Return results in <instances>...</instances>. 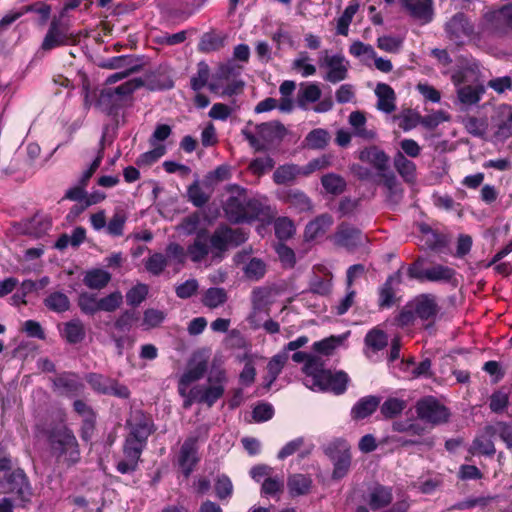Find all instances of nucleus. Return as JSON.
Wrapping results in <instances>:
<instances>
[{"instance_id": "1", "label": "nucleus", "mask_w": 512, "mask_h": 512, "mask_svg": "<svg viewBox=\"0 0 512 512\" xmlns=\"http://www.w3.org/2000/svg\"><path fill=\"white\" fill-rule=\"evenodd\" d=\"M292 360L297 363L305 362L303 367L304 385L319 392H332L336 395L343 394L349 382V376L344 371L332 372L324 369V363L318 356L305 352H295Z\"/></svg>"}, {"instance_id": "2", "label": "nucleus", "mask_w": 512, "mask_h": 512, "mask_svg": "<svg viewBox=\"0 0 512 512\" xmlns=\"http://www.w3.org/2000/svg\"><path fill=\"white\" fill-rule=\"evenodd\" d=\"M2 493L9 495L2 499V512H12L13 503L22 505L31 500L33 492L28 477L22 469L4 475Z\"/></svg>"}, {"instance_id": "3", "label": "nucleus", "mask_w": 512, "mask_h": 512, "mask_svg": "<svg viewBox=\"0 0 512 512\" xmlns=\"http://www.w3.org/2000/svg\"><path fill=\"white\" fill-rule=\"evenodd\" d=\"M51 453L59 465L70 467L80 460L78 441L67 428L58 429L50 435Z\"/></svg>"}, {"instance_id": "4", "label": "nucleus", "mask_w": 512, "mask_h": 512, "mask_svg": "<svg viewBox=\"0 0 512 512\" xmlns=\"http://www.w3.org/2000/svg\"><path fill=\"white\" fill-rule=\"evenodd\" d=\"M227 376L221 368L211 369L208 375V385L195 386L194 393H198V403L212 407L224 394Z\"/></svg>"}, {"instance_id": "5", "label": "nucleus", "mask_w": 512, "mask_h": 512, "mask_svg": "<svg viewBox=\"0 0 512 512\" xmlns=\"http://www.w3.org/2000/svg\"><path fill=\"white\" fill-rule=\"evenodd\" d=\"M285 128L278 122H266L256 126V134L243 130L242 134L251 147L257 151L265 150L268 144L279 140L284 134Z\"/></svg>"}, {"instance_id": "6", "label": "nucleus", "mask_w": 512, "mask_h": 512, "mask_svg": "<svg viewBox=\"0 0 512 512\" xmlns=\"http://www.w3.org/2000/svg\"><path fill=\"white\" fill-rule=\"evenodd\" d=\"M447 38L455 45H464L475 36V27L462 12L453 15L444 26Z\"/></svg>"}, {"instance_id": "7", "label": "nucleus", "mask_w": 512, "mask_h": 512, "mask_svg": "<svg viewBox=\"0 0 512 512\" xmlns=\"http://www.w3.org/2000/svg\"><path fill=\"white\" fill-rule=\"evenodd\" d=\"M231 196L225 201L224 212L229 221L240 223L249 221L251 217L248 214L247 207L250 202L247 201L245 189L233 185L228 187Z\"/></svg>"}, {"instance_id": "8", "label": "nucleus", "mask_w": 512, "mask_h": 512, "mask_svg": "<svg viewBox=\"0 0 512 512\" xmlns=\"http://www.w3.org/2000/svg\"><path fill=\"white\" fill-rule=\"evenodd\" d=\"M319 66L327 69L324 79L331 83H338L347 78L349 62L341 53L331 54L324 50L319 56Z\"/></svg>"}, {"instance_id": "9", "label": "nucleus", "mask_w": 512, "mask_h": 512, "mask_svg": "<svg viewBox=\"0 0 512 512\" xmlns=\"http://www.w3.org/2000/svg\"><path fill=\"white\" fill-rule=\"evenodd\" d=\"M327 455L334 461L333 479H341L347 475L351 465V454L346 441L338 439L326 448Z\"/></svg>"}, {"instance_id": "10", "label": "nucleus", "mask_w": 512, "mask_h": 512, "mask_svg": "<svg viewBox=\"0 0 512 512\" xmlns=\"http://www.w3.org/2000/svg\"><path fill=\"white\" fill-rule=\"evenodd\" d=\"M85 379L97 393L114 395L119 398H128L130 395V391L125 385L119 384L115 379L102 374L89 373Z\"/></svg>"}, {"instance_id": "11", "label": "nucleus", "mask_w": 512, "mask_h": 512, "mask_svg": "<svg viewBox=\"0 0 512 512\" xmlns=\"http://www.w3.org/2000/svg\"><path fill=\"white\" fill-rule=\"evenodd\" d=\"M246 233L242 229H232L227 226L218 227L211 237H209V245L217 252L225 251L228 246H237L245 242Z\"/></svg>"}, {"instance_id": "12", "label": "nucleus", "mask_w": 512, "mask_h": 512, "mask_svg": "<svg viewBox=\"0 0 512 512\" xmlns=\"http://www.w3.org/2000/svg\"><path fill=\"white\" fill-rule=\"evenodd\" d=\"M416 412L420 419L432 424L444 423L449 417L447 408L433 397H426L418 401Z\"/></svg>"}, {"instance_id": "13", "label": "nucleus", "mask_w": 512, "mask_h": 512, "mask_svg": "<svg viewBox=\"0 0 512 512\" xmlns=\"http://www.w3.org/2000/svg\"><path fill=\"white\" fill-rule=\"evenodd\" d=\"M51 220L45 215L36 214L32 218L14 223L12 232L16 235H28L34 238H40L51 228Z\"/></svg>"}, {"instance_id": "14", "label": "nucleus", "mask_w": 512, "mask_h": 512, "mask_svg": "<svg viewBox=\"0 0 512 512\" xmlns=\"http://www.w3.org/2000/svg\"><path fill=\"white\" fill-rule=\"evenodd\" d=\"M70 28L67 23L62 22L60 19L54 18L49 26V29L43 39L41 48L45 51L66 45L70 40Z\"/></svg>"}, {"instance_id": "15", "label": "nucleus", "mask_w": 512, "mask_h": 512, "mask_svg": "<svg viewBox=\"0 0 512 512\" xmlns=\"http://www.w3.org/2000/svg\"><path fill=\"white\" fill-rule=\"evenodd\" d=\"M127 424L130 427L127 438L146 445L148 437L153 432L152 421L142 412L136 411L131 415Z\"/></svg>"}, {"instance_id": "16", "label": "nucleus", "mask_w": 512, "mask_h": 512, "mask_svg": "<svg viewBox=\"0 0 512 512\" xmlns=\"http://www.w3.org/2000/svg\"><path fill=\"white\" fill-rule=\"evenodd\" d=\"M198 437L189 436L182 444L178 456V465L182 469L184 475L188 477L198 463Z\"/></svg>"}, {"instance_id": "17", "label": "nucleus", "mask_w": 512, "mask_h": 512, "mask_svg": "<svg viewBox=\"0 0 512 512\" xmlns=\"http://www.w3.org/2000/svg\"><path fill=\"white\" fill-rule=\"evenodd\" d=\"M364 241V236L357 228L341 224L334 234V242L337 246L343 247L349 251L354 250Z\"/></svg>"}, {"instance_id": "18", "label": "nucleus", "mask_w": 512, "mask_h": 512, "mask_svg": "<svg viewBox=\"0 0 512 512\" xmlns=\"http://www.w3.org/2000/svg\"><path fill=\"white\" fill-rule=\"evenodd\" d=\"M333 222V217L328 213L318 215L309 221L304 230L305 241H314L323 237L333 225Z\"/></svg>"}, {"instance_id": "19", "label": "nucleus", "mask_w": 512, "mask_h": 512, "mask_svg": "<svg viewBox=\"0 0 512 512\" xmlns=\"http://www.w3.org/2000/svg\"><path fill=\"white\" fill-rule=\"evenodd\" d=\"M402 6L409 12L410 16L426 24L432 20V0H402Z\"/></svg>"}, {"instance_id": "20", "label": "nucleus", "mask_w": 512, "mask_h": 512, "mask_svg": "<svg viewBox=\"0 0 512 512\" xmlns=\"http://www.w3.org/2000/svg\"><path fill=\"white\" fill-rule=\"evenodd\" d=\"M55 388L64 395L76 396L84 389L80 377L75 373H63L54 379Z\"/></svg>"}, {"instance_id": "21", "label": "nucleus", "mask_w": 512, "mask_h": 512, "mask_svg": "<svg viewBox=\"0 0 512 512\" xmlns=\"http://www.w3.org/2000/svg\"><path fill=\"white\" fill-rule=\"evenodd\" d=\"M209 233L206 229H201L192 244L187 248V254L193 262H201L209 254Z\"/></svg>"}, {"instance_id": "22", "label": "nucleus", "mask_w": 512, "mask_h": 512, "mask_svg": "<svg viewBox=\"0 0 512 512\" xmlns=\"http://www.w3.org/2000/svg\"><path fill=\"white\" fill-rule=\"evenodd\" d=\"M484 20L494 31L501 29L503 26L512 27V4L504 6L500 10L486 13Z\"/></svg>"}, {"instance_id": "23", "label": "nucleus", "mask_w": 512, "mask_h": 512, "mask_svg": "<svg viewBox=\"0 0 512 512\" xmlns=\"http://www.w3.org/2000/svg\"><path fill=\"white\" fill-rule=\"evenodd\" d=\"M401 283V272L397 271L390 275L379 290V307L390 308L395 302V291L393 286Z\"/></svg>"}, {"instance_id": "24", "label": "nucleus", "mask_w": 512, "mask_h": 512, "mask_svg": "<svg viewBox=\"0 0 512 512\" xmlns=\"http://www.w3.org/2000/svg\"><path fill=\"white\" fill-rule=\"evenodd\" d=\"M375 94L378 98L377 108L385 112L387 114L393 112L396 108L395 105V92L394 90L386 83H379L376 86Z\"/></svg>"}, {"instance_id": "25", "label": "nucleus", "mask_w": 512, "mask_h": 512, "mask_svg": "<svg viewBox=\"0 0 512 512\" xmlns=\"http://www.w3.org/2000/svg\"><path fill=\"white\" fill-rule=\"evenodd\" d=\"M321 94L317 83H301L296 98L297 105L302 109H307L310 103L319 101Z\"/></svg>"}, {"instance_id": "26", "label": "nucleus", "mask_w": 512, "mask_h": 512, "mask_svg": "<svg viewBox=\"0 0 512 512\" xmlns=\"http://www.w3.org/2000/svg\"><path fill=\"white\" fill-rule=\"evenodd\" d=\"M415 314L422 320L433 319L438 313V306L434 297L421 295L414 302Z\"/></svg>"}, {"instance_id": "27", "label": "nucleus", "mask_w": 512, "mask_h": 512, "mask_svg": "<svg viewBox=\"0 0 512 512\" xmlns=\"http://www.w3.org/2000/svg\"><path fill=\"white\" fill-rule=\"evenodd\" d=\"M359 159L369 163L378 171H384L388 164V157L381 149L371 146L360 151Z\"/></svg>"}, {"instance_id": "28", "label": "nucleus", "mask_w": 512, "mask_h": 512, "mask_svg": "<svg viewBox=\"0 0 512 512\" xmlns=\"http://www.w3.org/2000/svg\"><path fill=\"white\" fill-rule=\"evenodd\" d=\"M282 200L299 212H309L313 209L311 199L304 192L297 189H291L285 192L282 196Z\"/></svg>"}, {"instance_id": "29", "label": "nucleus", "mask_w": 512, "mask_h": 512, "mask_svg": "<svg viewBox=\"0 0 512 512\" xmlns=\"http://www.w3.org/2000/svg\"><path fill=\"white\" fill-rule=\"evenodd\" d=\"M493 434V426L487 427L484 434L477 436L473 440V443L469 448V452L473 455H493L495 453L494 443L491 440V436Z\"/></svg>"}, {"instance_id": "30", "label": "nucleus", "mask_w": 512, "mask_h": 512, "mask_svg": "<svg viewBox=\"0 0 512 512\" xmlns=\"http://www.w3.org/2000/svg\"><path fill=\"white\" fill-rule=\"evenodd\" d=\"M392 501V490L391 488L375 485L371 488L367 502L372 510H379Z\"/></svg>"}, {"instance_id": "31", "label": "nucleus", "mask_w": 512, "mask_h": 512, "mask_svg": "<svg viewBox=\"0 0 512 512\" xmlns=\"http://www.w3.org/2000/svg\"><path fill=\"white\" fill-rule=\"evenodd\" d=\"M111 281V274L100 268H93L86 271L83 283L86 287L93 290H101L105 288Z\"/></svg>"}, {"instance_id": "32", "label": "nucleus", "mask_w": 512, "mask_h": 512, "mask_svg": "<svg viewBox=\"0 0 512 512\" xmlns=\"http://www.w3.org/2000/svg\"><path fill=\"white\" fill-rule=\"evenodd\" d=\"M379 404L380 398L376 396L363 397L352 408V416L355 419H364L370 416Z\"/></svg>"}, {"instance_id": "33", "label": "nucleus", "mask_w": 512, "mask_h": 512, "mask_svg": "<svg viewBox=\"0 0 512 512\" xmlns=\"http://www.w3.org/2000/svg\"><path fill=\"white\" fill-rule=\"evenodd\" d=\"M61 336L70 344L81 342L85 338L83 323L78 319L65 323L61 330Z\"/></svg>"}, {"instance_id": "34", "label": "nucleus", "mask_w": 512, "mask_h": 512, "mask_svg": "<svg viewBox=\"0 0 512 512\" xmlns=\"http://www.w3.org/2000/svg\"><path fill=\"white\" fill-rule=\"evenodd\" d=\"M394 167L400 176L407 182H413L416 178V165L407 159L402 152L394 156Z\"/></svg>"}, {"instance_id": "35", "label": "nucleus", "mask_w": 512, "mask_h": 512, "mask_svg": "<svg viewBox=\"0 0 512 512\" xmlns=\"http://www.w3.org/2000/svg\"><path fill=\"white\" fill-rule=\"evenodd\" d=\"M207 370L205 362H199L195 366L189 368L179 380V393L185 395V391L192 382L201 379Z\"/></svg>"}, {"instance_id": "36", "label": "nucleus", "mask_w": 512, "mask_h": 512, "mask_svg": "<svg viewBox=\"0 0 512 512\" xmlns=\"http://www.w3.org/2000/svg\"><path fill=\"white\" fill-rule=\"evenodd\" d=\"M349 124L353 128L354 135L371 140L375 137V132L366 128V117L360 111H354L349 115Z\"/></svg>"}, {"instance_id": "37", "label": "nucleus", "mask_w": 512, "mask_h": 512, "mask_svg": "<svg viewBox=\"0 0 512 512\" xmlns=\"http://www.w3.org/2000/svg\"><path fill=\"white\" fill-rule=\"evenodd\" d=\"M128 214L121 208L115 209L112 217L107 223L106 232L112 237H121L124 234Z\"/></svg>"}, {"instance_id": "38", "label": "nucleus", "mask_w": 512, "mask_h": 512, "mask_svg": "<svg viewBox=\"0 0 512 512\" xmlns=\"http://www.w3.org/2000/svg\"><path fill=\"white\" fill-rule=\"evenodd\" d=\"M301 171V167L296 164L281 165L275 170L273 180L278 185L287 184L302 175Z\"/></svg>"}, {"instance_id": "39", "label": "nucleus", "mask_w": 512, "mask_h": 512, "mask_svg": "<svg viewBox=\"0 0 512 512\" xmlns=\"http://www.w3.org/2000/svg\"><path fill=\"white\" fill-rule=\"evenodd\" d=\"M287 485L292 496H300L309 492L312 485V480L309 476L303 474H294L289 477Z\"/></svg>"}, {"instance_id": "40", "label": "nucleus", "mask_w": 512, "mask_h": 512, "mask_svg": "<svg viewBox=\"0 0 512 512\" xmlns=\"http://www.w3.org/2000/svg\"><path fill=\"white\" fill-rule=\"evenodd\" d=\"M74 410L83 418V438H86L93 430L94 421H95V414L90 406H88L85 402L82 400H76L73 404Z\"/></svg>"}, {"instance_id": "41", "label": "nucleus", "mask_w": 512, "mask_h": 512, "mask_svg": "<svg viewBox=\"0 0 512 512\" xmlns=\"http://www.w3.org/2000/svg\"><path fill=\"white\" fill-rule=\"evenodd\" d=\"M288 360L287 353H280L273 356L267 364V383L265 387L269 389L274 381L277 379L279 374L281 373L284 365Z\"/></svg>"}, {"instance_id": "42", "label": "nucleus", "mask_w": 512, "mask_h": 512, "mask_svg": "<svg viewBox=\"0 0 512 512\" xmlns=\"http://www.w3.org/2000/svg\"><path fill=\"white\" fill-rule=\"evenodd\" d=\"M44 305L51 311L56 313H63L69 310L70 300L63 292L50 293L44 299Z\"/></svg>"}, {"instance_id": "43", "label": "nucleus", "mask_w": 512, "mask_h": 512, "mask_svg": "<svg viewBox=\"0 0 512 512\" xmlns=\"http://www.w3.org/2000/svg\"><path fill=\"white\" fill-rule=\"evenodd\" d=\"M321 184L328 194L339 195L344 192L346 188L345 179L335 173H327L322 176Z\"/></svg>"}, {"instance_id": "44", "label": "nucleus", "mask_w": 512, "mask_h": 512, "mask_svg": "<svg viewBox=\"0 0 512 512\" xmlns=\"http://www.w3.org/2000/svg\"><path fill=\"white\" fill-rule=\"evenodd\" d=\"M99 299L91 292H81L78 296V306L82 313L94 315L99 312Z\"/></svg>"}, {"instance_id": "45", "label": "nucleus", "mask_w": 512, "mask_h": 512, "mask_svg": "<svg viewBox=\"0 0 512 512\" xmlns=\"http://www.w3.org/2000/svg\"><path fill=\"white\" fill-rule=\"evenodd\" d=\"M388 343L387 334L378 328L371 329L365 336V344L373 351H380L386 347Z\"/></svg>"}, {"instance_id": "46", "label": "nucleus", "mask_w": 512, "mask_h": 512, "mask_svg": "<svg viewBox=\"0 0 512 512\" xmlns=\"http://www.w3.org/2000/svg\"><path fill=\"white\" fill-rule=\"evenodd\" d=\"M227 301V294L223 288H209L202 299L205 306L209 308H217Z\"/></svg>"}, {"instance_id": "47", "label": "nucleus", "mask_w": 512, "mask_h": 512, "mask_svg": "<svg viewBox=\"0 0 512 512\" xmlns=\"http://www.w3.org/2000/svg\"><path fill=\"white\" fill-rule=\"evenodd\" d=\"M210 68L208 64L201 61L197 64V72L191 77L190 85L194 91H200L208 84Z\"/></svg>"}, {"instance_id": "48", "label": "nucleus", "mask_w": 512, "mask_h": 512, "mask_svg": "<svg viewBox=\"0 0 512 512\" xmlns=\"http://www.w3.org/2000/svg\"><path fill=\"white\" fill-rule=\"evenodd\" d=\"M453 276L454 270L447 266L435 265L425 269V280L427 281H449Z\"/></svg>"}, {"instance_id": "49", "label": "nucleus", "mask_w": 512, "mask_h": 512, "mask_svg": "<svg viewBox=\"0 0 512 512\" xmlns=\"http://www.w3.org/2000/svg\"><path fill=\"white\" fill-rule=\"evenodd\" d=\"M168 265V257L162 253H153L145 262L146 270L154 275H160Z\"/></svg>"}, {"instance_id": "50", "label": "nucleus", "mask_w": 512, "mask_h": 512, "mask_svg": "<svg viewBox=\"0 0 512 512\" xmlns=\"http://www.w3.org/2000/svg\"><path fill=\"white\" fill-rule=\"evenodd\" d=\"M145 446L146 445L142 444L141 442L126 438L123 447L124 457H126L131 463L138 467V462Z\"/></svg>"}, {"instance_id": "51", "label": "nucleus", "mask_w": 512, "mask_h": 512, "mask_svg": "<svg viewBox=\"0 0 512 512\" xmlns=\"http://www.w3.org/2000/svg\"><path fill=\"white\" fill-rule=\"evenodd\" d=\"M275 235L280 240H287L295 234V225L287 217H280L274 223Z\"/></svg>"}, {"instance_id": "52", "label": "nucleus", "mask_w": 512, "mask_h": 512, "mask_svg": "<svg viewBox=\"0 0 512 512\" xmlns=\"http://www.w3.org/2000/svg\"><path fill=\"white\" fill-rule=\"evenodd\" d=\"M310 57L307 52H300L292 62V69L301 73L303 77H309L316 73V67L309 63Z\"/></svg>"}, {"instance_id": "53", "label": "nucleus", "mask_w": 512, "mask_h": 512, "mask_svg": "<svg viewBox=\"0 0 512 512\" xmlns=\"http://www.w3.org/2000/svg\"><path fill=\"white\" fill-rule=\"evenodd\" d=\"M166 153V146L163 144L154 145L153 149L142 153L136 161L138 166H150L157 162Z\"/></svg>"}, {"instance_id": "54", "label": "nucleus", "mask_w": 512, "mask_h": 512, "mask_svg": "<svg viewBox=\"0 0 512 512\" xmlns=\"http://www.w3.org/2000/svg\"><path fill=\"white\" fill-rule=\"evenodd\" d=\"M406 401L399 398H388L381 406V413L385 418H393L406 408Z\"/></svg>"}, {"instance_id": "55", "label": "nucleus", "mask_w": 512, "mask_h": 512, "mask_svg": "<svg viewBox=\"0 0 512 512\" xmlns=\"http://www.w3.org/2000/svg\"><path fill=\"white\" fill-rule=\"evenodd\" d=\"M122 302L123 296L121 292L114 291L99 299V311L114 312L121 306Z\"/></svg>"}, {"instance_id": "56", "label": "nucleus", "mask_w": 512, "mask_h": 512, "mask_svg": "<svg viewBox=\"0 0 512 512\" xmlns=\"http://www.w3.org/2000/svg\"><path fill=\"white\" fill-rule=\"evenodd\" d=\"M147 294L148 286L143 283H138L126 293L127 304L130 306H138L146 299Z\"/></svg>"}, {"instance_id": "57", "label": "nucleus", "mask_w": 512, "mask_h": 512, "mask_svg": "<svg viewBox=\"0 0 512 512\" xmlns=\"http://www.w3.org/2000/svg\"><path fill=\"white\" fill-rule=\"evenodd\" d=\"M357 10L358 5H349L345 8L344 12L337 21V33L339 35L347 36L349 25L351 24Z\"/></svg>"}, {"instance_id": "58", "label": "nucleus", "mask_w": 512, "mask_h": 512, "mask_svg": "<svg viewBox=\"0 0 512 512\" xmlns=\"http://www.w3.org/2000/svg\"><path fill=\"white\" fill-rule=\"evenodd\" d=\"M166 318L165 312L158 309H147L143 314L142 326L151 329L159 326Z\"/></svg>"}, {"instance_id": "59", "label": "nucleus", "mask_w": 512, "mask_h": 512, "mask_svg": "<svg viewBox=\"0 0 512 512\" xmlns=\"http://www.w3.org/2000/svg\"><path fill=\"white\" fill-rule=\"evenodd\" d=\"M331 165V157L329 155H322L318 158L312 159L305 166L301 167L302 176H309L310 174L328 168Z\"/></svg>"}, {"instance_id": "60", "label": "nucleus", "mask_w": 512, "mask_h": 512, "mask_svg": "<svg viewBox=\"0 0 512 512\" xmlns=\"http://www.w3.org/2000/svg\"><path fill=\"white\" fill-rule=\"evenodd\" d=\"M329 141V134L324 129H314L306 136L307 145L314 149L324 148Z\"/></svg>"}, {"instance_id": "61", "label": "nucleus", "mask_w": 512, "mask_h": 512, "mask_svg": "<svg viewBox=\"0 0 512 512\" xmlns=\"http://www.w3.org/2000/svg\"><path fill=\"white\" fill-rule=\"evenodd\" d=\"M187 195L189 201L196 207H202L209 200V195L204 192L197 181L188 187Z\"/></svg>"}, {"instance_id": "62", "label": "nucleus", "mask_w": 512, "mask_h": 512, "mask_svg": "<svg viewBox=\"0 0 512 512\" xmlns=\"http://www.w3.org/2000/svg\"><path fill=\"white\" fill-rule=\"evenodd\" d=\"M266 272L265 263L257 258H253L244 268L245 276L251 280L261 279Z\"/></svg>"}, {"instance_id": "63", "label": "nucleus", "mask_w": 512, "mask_h": 512, "mask_svg": "<svg viewBox=\"0 0 512 512\" xmlns=\"http://www.w3.org/2000/svg\"><path fill=\"white\" fill-rule=\"evenodd\" d=\"M349 52L354 57L362 60L375 58L376 53L371 45L365 44L361 41L353 42L349 47Z\"/></svg>"}, {"instance_id": "64", "label": "nucleus", "mask_w": 512, "mask_h": 512, "mask_svg": "<svg viewBox=\"0 0 512 512\" xmlns=\"http://www.w3.org/2000/svg\"><path fill=\"white\" fill-rule=\"evenodd\" d=\"M200 222H201L200 214L193 213V214L188 215L181 221V223L179 225V229L186 235H192V234L197 235V232L201 230V229H199Z\"/></svg>"}]
</instances>
